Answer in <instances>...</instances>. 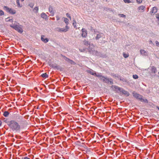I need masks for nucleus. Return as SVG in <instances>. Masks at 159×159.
<instances>
[{
	"instance_id": "1",
	"label": "nucleus",
	"mask_w": 159,
	"mask_h": 159,
	"mask_svg": "<svg viewBox=\"0 0 159 159\" xmlns=\"http://www.w3.org/2000/svg\"><path fill=\"white\" fill-rule=\"evenodd\" d=\"M7 125L10 129L14 132H20L21 126L16 121L12 120L8 121Z\"/></svg>"
},
{
	"instance_id": "2",
	"label": "nucleus",
	"mask_w": 159,
	"mask_h": 159,
	"mask_svg": "<svg viewBox=\"0 0 159 159\" xmlns=\"http://www.w3.org/2000/svg\"><path fill=\"white\" fill-rule=\"evenodd\" d=\"M10 26L14 29L19 33H22L23 32V30L22 29V25H20L19 24L17 23L16 22H15L14 23L13 25H10Z\"/></svg>"
},
{
	"instance_id": "3",
	"label": "nucleus",
	"mask_w": 159,
	"mask_h": 159,
	"mask_svg": "<svg viewBox=\"0 0 159 159\" xmlns=\"http://www.w3.org/2000/svg\"><path fill=\"white\" fill-rule=\"evenodd\" d=\"M132 94L133 97L136 99L140 100L141 102L148 103V100L146 99H143V96L140 94L136 93L135 91L133 92Z\"/></svg>"
},
{
	"instance_id": "4",
	"label": "nucleus",
	"mask_w": 159,
	"mask_h": 159,
	"mask_svg": "<svg viewBox=\"0 0 159 159\" xmlns=\"http://www.w3.org/2000/svg\"><path fill=\"white\" fill-rule=\"evenodd\" d=\"M96 76L98 77L100 80H102L105 83H108L109 82V79L107 77H105L102 76V74L100 73H97Z\"/></svg>"
},
{
	"instance_id": "5",
	"label": "nucleus",
	"mask_w": 159,
	"mask_h": 159,
	"mask_svg": "<svg viewBox=\"0 0 159 159\" xmlns=\"http://www.w3.org/2000/svg\"><path fill=\"white\" fill-rule=\"evenodd\" d=\"M4 9L7 12L11 14H14L16 13V11L15 10L11 8H9L7 6H4Z\"/></svg>"
},
{
	"instance_id": "6",
	"label": "nucleus",
	"mask_w": 159,
	"mask_h": 159,
	"mask_svg": "<svg viewBox=\"0 0 159 159\" xmlns=\"http://www.w3.org/2000/svg\"><path fill=\"white\" fill-rule=\"evenodd\" d=\"M111 88H112L114 91L119 93V92H121L122 88L119 87L117 86L112 85L111 86Z\"/></svg>"
},
{
	"instance_id": "7",
	"label": "nucleus",
	"mask_w": 159,
	"mask_h": 159,
	"mask_svg": "<svg viewBox=\"0 0 159 159\" xmlns=\"http://www.w3.org/2000/svg\"><path fill=\"white\" fill-rule=\"evenodd\" d=\"M65 28H57L56 29V30L59 32H67L69 28L68 26H66Z\"/></svg>"
},
{
	"instance_id": "8",
	"label": "nucleus",
	"mask_w": 159,
	"mask_h": 159,
	"mask_svg": "<svg viewBox=\"0 0 159 159\" xmlns=\"http://www.w3.org/2000/svg\"><path fill=\"white\" fill-rule=\"evenodd\" d=\"M149 72L150 74H155L157 72L156 68L154 66H150L148 68Z\"/></svg>"
},
{
	"instance_id": "9",
	"label": "nucleus",
	"mask_w": 159,
	"mask_h": 159,
	"mask_svg": "<svg viewBox=\"0 0 159 159\" xmlns=\"http://www.w3.org/2000/svg\"><path fill=\"white\" fill-rule=\"evenodd\" d=\"M82 33L81 35L83 37L86 38L88 32L87 30L84 28H82L81 30Z\"/></svg>"
},
{
	"instance_id": "10",
	"label": "nucleus",
	"mask_w": 159,
	"mask_h": 159,
	"mask_svg": "<svg viewBox=\"0 0 159 159\" xmlns=\"http://www.w3.org/2000/svg\"><path fill=\"white\" fill-rule=\"evenodd\" d=\"M146 9V7L144 6L141 5L139 7L137 10L139 12L142 13Z\"/></svg>"
},
{
	"instance_id": "11",
	"label": "nucleus",
	"mask_w": 159,
	"mask_h": 159,
	"mask_svg": "<svg viewBox=\"0 0 159 159\" xmlns=\"http://www.w3.org/2000/svg\"><path fill=\"white\" fill-rule=\"evenodd\" d=\"M62 57L64 58V59L66 61L68 62L71 65H75V63L73 60L68 58L65 56L62 55Z\"/></svg>"
},
{
	"instance_id": "12",
	"label": "nucleus",
	"mask_w": 159,
	"mask_h": 159,
	"mask_svg": "<svg viewBox=\"0 0 159 159\" xmlns=\"http://www.w3.org/2000/svg\"><path fill=\"white\" fill-rule=\"evenodd\" d=\"M140 52L141 55H142L143 56L146 57L148 55V52L144 49H141L140 51Z\"/></svg>"
},
{
	"instance_id": "13",
	"label": "nucleus",
	"mask_w": 159,
	"mask_h": 159,
	"mask_svg": "<svg viewBox=\"0 0 159 159\" xmlns=\"http://www.w3.org/2000/svg\"><path fill=\"white\" fill-rule=\"evenodd\" d=\"M87 72L88 73L93 75L97 76V73H96V72L91 69L88 70Z\"/></svg>"
},
{
	"instance_id": "14",
	"label": "nucleus",
	"mask_w": 159,
	"mask_h": 159,
	"mask_svg": "<svg viewBox=\"0 0 159 159\" xmlns=\"http://www.w3.org/2000/svg\"><path fill=\"white\" fill-rule=\"evenodd\" d=\"M49 66L52 68H53L55 69L58 70L59 69V67L57 66L56 64H52L50 63L49 64Z\"/></svg>"
},
{
	"instance_id": "15",
	"label": "nucleus",
	"mask_w": 159,
	"mask_h": 159,
	"mask_svg": "<svg viewBox=\"0 0 159 159\" xmlns=\"http://www.w3.org/2000/svg\"><path fill=\"white\" fill-rule=\"evenodd\" d=\"M111 75L116 79H119L120 80H122L121 77L120 76V75H118L117 74H111Z\"/></svg>"
},
{
	"instance_id": "16",
	"label": "nucleus",
	"mask_w": 159,
	"mask_h": 159,
	"mask_svg": "<svg viewBox=\"0 0 159 159\" xmlns=\"http://www.w3.org/2000/svg\"><path fill=\"white\" fill-rule=\"evenodd\" d=\"M121 92L122 93V94L127 96H128L129 95V93L127 91L124 89L123 88L122 89V90H121Z\"/></svg>"
},
{
	"instance_id": "17",
	"label": "nucleus",
	"mask_w": 159,
	"mask_h": 159,
	"mask_svg": "<svg viewBox=\"0 0 159 159\" xmlns=\"http://www.w3.org/2000/svg\"><path fill=\"white\" fill-rule=\"evenodd\" d=\"M45 36L42 35L41 36V40L45 43H47L48 41V38H44Z\"/></svg>"
},
{
	"instance_id": "18",
	"label": "nucleus",
	"mask_w": 159,
	"mask_h": 159,
	"mask_svg": "<svg viewBox=\"0 0 159 159\" xmlns=\"http://www.w3.org/2000/svg\"><path fill=\"white\" fill-rule=\"evenodd\" d=\"M157 10L156 7H154L152 8V10L150 11L151 14H155L157 11Z\"/></svg>"
},
{
	"instance_id": "19",
	"label": "nucleus",
	"mask_w": 159,
	"mask_h": 159,
	"mask_svg": "<svg viewBox=\"0 0 159 159\" xmlns=\"http://www.w3.org/2000/svg\"><path fill=\"white\" fill-rule=\"evenodd\" d=\"M41 16L42 18L45 19V20L48 19V16L44 13L43 12L42 13L41 15Z\"/></svg>"
},
{
	"instance_id": "20",
	"label": "nucleus",
	"mask_w": 159,
	"mask_h": 159,
	"mask_svg": "<svg viewBox=\"0 0 159 159\" xmlns=\"http://www.w3.org/2000/svg\"><path fill=\"white\" fill-rule=\"evenodd\" d=\"M84 44L86 46H90L91 45L93 46V44H90L89 42L87 40L85 39L83 41Z\"/></svg>"
},
{
	"instance_id": "21",
	"label": "nucleus",
	"mask_w": 159,
	"mask_h": 159,
	"mask_svg": "<svg viewBox=\"0 0 159 159\" xmlns=\"http://www.w3.org/2000/svg\"><path fill=\"white\" fill-rule=\"evenodd\" d=\"M49 11L51 15L53 16L54 14V11H53V8L52 6H50L49 7Z\"/></svg>"
},
{
	"instance_id": "22",
	"label": "nucleus",
	"mask_w": 159,
	"mask_h": 159,
	"mask_svg": "<svg viewBox=\"0 0 159 159\" xmlns=\"http://www.w3.org/2000/svg\"><path fill=\"white\" fill-rule=\"evenodd\" d=\"M102 33H101V32H99L97 34V35L95 37V39L96 40H98L100 38H101L102 37Z\"/></svg>"
},
{
	"instance_id": "23",
	"label": "nucleus",
	"mask_w": 159,
	"mask_h": 159,
	"mask_svg": "<svg viewBox=\"0 0 159 159\" xmlns=\"http://www.w3.org/2000/svg\"><path fill=\"white\" fill-rule=\"evenodd\" d=\"M41 76L42 77L44 78H47L48 77V75H47L46 73L43 74L41 75Z\"/></svg>"
},
{
	"instance_id": "24",
	"label": "nucleus",
	"mask_w": 159,
	"mask_h": 159,
	"mask_svg": "<svg viewBox=\"0 0 159 159\" xmlns=\"http://www.w3.org/2000/svg\"><path fill=\"white\" fill-rule=\"evenodd\" d=\"M12 18L11 17H9L6 19V21H11L12 22Z\"/></svg>"
},
{
	"instance_id": "25",
	"label": "nucleus",
	"mask_w": 159,
	"mask_h": 159,
	"mask_svg": "<svg viewBox=\"0 0 159 159\" xmlns=\"http://www.w3.org/2000/svg\"><path fill=\"white\" fill-rule=\"evenodd\" d=\"M63 18L64 19V22H65V23L66 24V26H68V24H69V20L68 19L64 17Z\"/></svg>"
},
{
	"instance_id": "26",
	"label": "nucleus",
	"mask_w": 159,
	"mask_h": 159,
	"mask_svg": "<svg viewBox=\"0 0 159 159\" xmlns=\"http://www.w3.org/2000/svg\"><path fill=\"white\" fill-rule=\"evenodd\" d=\"M9 114V113L8 111H5L3 113V116L5 117H7Z\"/></svg>"
},
{
	"instance_id": "27",
	"label": "nucleus",
	"mask_w": 159,
	"mask_h": 159,
	"mask_svg": "<svg viewBox=\"0 0 159 159\" xmlns=\"http://www.w3.org/2000/svg\"><path fill=\"white\" fill-rule=\"evenodd\" d=\"M92 31H93V32H94L93 33L94 34H97V33H98L99 32L97 30L94 29H93L92 30Z\"/></svg>"
},
{
	"instance_id": "28",
	"label": "nucleus",
	"mask_w": 159,
	"mask_h": 159,
	"mask_svg": "<svg viewBox=\"0 0 159 159\" xmlns=\"http://www.w3.org/2000/svg\"><path fill=\"white\" fill-rule=\"evenodd\" d=\"M123 57L125 58H126L129 56L128 54H126L125 53H123Z\"/></svg>"
},
{
	"instance_id": "29",
	"label": "nucleus",
	"mask_w": 159,
	"mask_h": 159,
	"mask_svg": "<svg viewBox=\"0 0 159 159\" xmlns=\"http://www.w3.org/2000/svg\"><path fill=\"white\" fill-rule=\"evenodd\" d=\"M16 3L18 7H21V6H20V0H16Z\"/></svg>"
},
{
	"instance_id": "30",
	"label": "nucleus",
	"mask_w": 159,
	"mask_h": 159,
	"mask_svg": "<svg viewBox=\"0 0 159 159\" xmlns=\"http://www.w3.org/2000/svg\"><path fill=\"white\" fill-rule=\"evenodd\" d=\"M73 25L74 26V27L75 28L76 27V22L74 20H73Z\"/></svg>"
},
{
	"instance_id": "31",
	"label": "nucleus",
	"mask_w": 159,
	"mask_h": 159,
	"mask_svg": "<svg viewBox=\"0 0 159 159\" xmlns=\"http://www.w3.org/2000/svg\"><path fill=\"white\" fill-rule=\"evenodd\" d=\"M133 77L134 79H136L138 78V76L136 75H133Z\"/></svg>"
},
{
	"instance_id": "32",
	"label": "nucleus",
	"mask_w": 159,
	"mask_h": 159,
	"mask_svg": "<svg viewBox=\"0 0 159 159\" xmlns=\"http://www.w3.org/2000/svg\"><path fill=\"white\" fill-rule=\"evenodd\" d=\"M118 15L120 17H125V16L123 14H118Z\"/></svg>"
},
{
	"instance_id": "33",
	"label": "nucleus",
	"mask_w": 159,
	"mask_h": 159,
	"mask_svg": "<svg viewBox=\"0 0 159 159\" xmlns=\"http://www.w3.org/2000/svg\"><path fill=\"white\" fill-rule=\"evenodd\" d=\"M124 1L125 3H129L131 2L130 0H124Z\"/></svg>"
},
{
	"instance_id": "34",
	"label": "nucleus",
	"mask_w": 159,
	"mask_h": 159,
	"mask_svg": "<svg viewBox=\"0 0 159 159\" xmlns=\"http://www.w3.org/2000/svg\"><path fill=\"white\" fill-rule=\"evenodd\" d=\"M4 15V12L2 10H0V16H2Z\"/></svg>"
},
{
	"instance_id": "35",
	"label": "nucleus",
	"mask_w": 159,
	"mask_h": 159,
	"mask_svg": "<svg viewBox=\"0 0 159 159\" xmlns=\"http://www.w3.org/2000/svg\"><path fill=\"white\" fill-rule=\"evenodd\" d=\"M143 0H136V2L137 3L139 4L141 3L142 2Z\"/></svg>"
},
{
	"instance_id": "36",
	"label": "nucleus",
	"mask_w": 159,
	"mask_h": 159,
	"mask_svg": "<svg viewBox=\"0 0 159 159\" xmlns=\"http://www.w3.org/2000/svg\"><path fill=\"white\" fill-rule=\"evenodd\" d=\"M34 10H35L36 12H38L39 10L38 7H35L34 8Z\"/></svg>"
},
{
	"instance_id": "37",
	"label": "nucleus",
	"mask_w": 159,
	"mask_h": 159,
	"mask_svg": "<svg viewBox=\"0 0 159 159\" xmlns=\"http://www.w3.org/2000/svg\"><path fill=\"white\" fill-rule=\"evenodd\" d=\"M29 6L31 8H33L34 6L33 3H30L29 5Z\"/></svg>"
},
{
	"instance_id": "38",
	"label": "nucleus",
	"mask_w": 159,
	"mask_h": 159,
	"mask_svg": "<svg viewBox=\"0 0 159 159\" xmlns=\"http://www.w3.org/2000/svg\"><path fill=\"white\" fill-rule=\"evenodd\" d=\"M66 16L68 18H69L70 20L71 19V17L70 14H69L68 13H67L66 14Z\"/></svg>"
},
{
	"instance_id": "39",
	"label": "nucleus",
	"mask_w": 159,
	"mask_h": 159,
	"mask_svg": "<svg viewBox=\"0 0 159 159\" xmlns=\"http://www.w3.org/2000/svg\"><path fill=\"white\" fill-rule=\"evenodd\" d=\"M155 43L156 46L157 47H159V42L158 41H156Z\"/></svg>"
},
{
	"instance_id": "40",
	"label": "nucleus",
	"mask_w": 159,
	"mask_h": 159,
	"mask_svg": "<svg viewBox=\"0 0 159 159\" xmlns=\"http://www.w3.org/2000/svg\"><path fill=\"white\" fill-rule=\"evenodd\" d=\"M156 17L159 20V14H156Z\"/></svg>"
},
{
	"instance_id": "41",
	"label": "nucleus",
	"mask_w": 159,
	"mask_h": 159,
	"mask_svg": "<svg viewBox=\"0 0 159 159\" xmlns=\"http://www.w3.org/2000/svg\"><path fill=\"white\" fill-rule=\"evenodd\" d=\"M22 159H30V158L27 157H25L22 158Z\"/></svg>"
},
{
	"instance_id": "42",
	"label": "nucleus",
	"mask_w": 159,
	"mask_h": 159,
	"mask_svg": "<svg viewBox=\"0 0 159 159\" xmlns=\"http://www.w3.org/2000/svg\"><path fill=\"white\" fill-rule=\"evenodd\" d=\"M89 50L90 52H93V50H92V49H91L90 48H89Z\"/></svg>"
},
{
	"instance_id": "43",
	"label": "nucleus",
	"mask_w": 159,
	"mask_h": 159,
	"mask_svg": "<svg viewBox=\"0 0 159 159\" xmlns=\"http://www.w3.org/2000/svg\"><path fill=\"white\" fill-rule=\"evenodd\" d=\"M56 17L57 20H59L60 19V17L58 16H56Z\"/></svg>"
},
{
	"instance_id": "44",
	"label": "nucleus",
	"mask_w": 159,
	"mask_h": 159,
	"mask_svg": "<svg viewBox=\"0 0 159 159\" xmlns=\"http://www.w3.org/2000/svg\"><path fill=\"white\" fill-rule=\"evenodd\" d=\"M149 42V44H152L153 43L152 42V40H150Z\"/></svg>"
},
{
	"instance_id": "45",
	"label": "nucleus",
	"mask_w": 159,
	"mask_h": 159,
	"mask_svg": "<svg viewBox=\"0 0 159 159\" xmlns=\"http://www.w3.org/2000/svg\"><path fill=\"white\" fill-rule=\"evenodd\" d=\"M110 82V83L111 84H113V81H110L109 80V82Z\"/></svg>"
},
{
	"instance_id": "46",
	"label": "nucleus",
	"mask_w": 159,
	"mask_h": 159,
	"mask_svg": "<svg viewBox=\"0 0 159 159\" xmlns=\"http://www.w3.org/2000/svg\"><path fill=\"white\" fill-rule=\"evenodd\" d=\"M2 124V122L1 120H0V126H1Z\"/></svg>"
},
{
	"instance_id": "47",
	"label": "nucleus",
	"mask_w": 159,
	"mask_h": 159,
	"mask_svg": "<svg viewBox=\"0 0 159 159\" xmlns=\"http://www.w3.org/2000/svg\"><path fill=\"white\" fill-rule=\"evenodd\" d=\"M22 118V116H21V117H20V118L19 119H21Z\"/></svg>"
},
{
	"instance_id": "48",
	"label": "nucleus",
	"mask_w": 159,
	"mask_h": 159,
	"mask_svg": "<svg viewBox=\"0 0 159 159\" xmlns=\"http://www.w3.org/2000/svg\"><path fill=\"white\" fill-rule=\"evenodd\" d=\"M24 0H21V2H23Z\"/></svg>"
},
{
	"instance_id": "49",
	"label": "nucleus",
	"mask_w": 159,
	"mask_h": 159,
	"mask_svg": "<svg viewBox=\"0 0 159 159\" xmlns=\"http://www.w3.org/2000/svg\"><path fill=\"white\" fill-rule=\"evenodd\" d=\"M158 109L159 110V107H158Z\"/></svg>"
},
{
	"instance_id": "50",
	"label": "nucleus",
	"mask_w": 159,
	"mask_h": 159,
	"mask_svg": "<svg viewBox=\"0 0 159 159\" xmlns=\"http://www.w3.org/2000/svg\"><path fill=\"white\" fill-rule=\"evenodd\" d=\"M158 74H159V72H158Z\"/></svg>"
}]
</instances>
